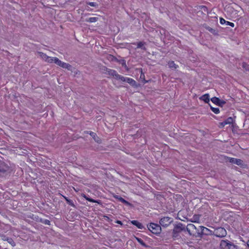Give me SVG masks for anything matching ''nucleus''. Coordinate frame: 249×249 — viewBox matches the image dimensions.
<instances>
[{
    "label": "nucleus",
    "instance_id": "obj_22",
    "mask_svg": "<svg viewBox=\"0 0 249 249\" xmlns=\"http://www.w3.org/2000/svg\"><path fill=\"white\" fill-rule=\"evenodd\" d=\"M145 44L144 42H139L137 43V48H141L143 50H146V48L144 46V44Z\"/></svg>",
    "mask_w": 249,
    "mask_h": 249
},
{
    "label": "nucleus",
    "instance_id": "obj_6",
    "mask_svg": "<svg viewBox=\"0 0 249 249\" xmlns=\"http://www.w3.org/2000/svg\"><path fill=\"white\" fill-rule=\"evenodd\" d=\"M107 59L110 61L116 62L121 64L122 67H124L126 70H128V68L126 64L125 60L124 59H119L112 55H109Z\"/></svg>",
    "mask_w": 249,
    "mask_h": 249
},
{
    "label": "nucleus",
    "instance_id": "obj_17",
    "mask_svg": "<svg viewBox=\"0 0 249 249\" xmlns=\"http://www.w3.org/2000/svg\"><path fill=\"white\" fill-rule=\"evenodd\" d=\"M209 94L208 93H206L202 96H201L199 99L200 100L203 101L205 103H208L210 101V98H209Z\"/></svg>",
    "mask_w": 249,
    "mask_h": 249
},
{
    "label": "nucleus",
    "instance_id": "obj_9",
    "mask_svg": "<svg viewBox=\"0 0 249 249\" xmlns=\"http://www.w3.org/2000/svg\"><path fill=\"white\" fill-rule=\"evenodd\" d=\"M55 64L58 66L65 69H67L68 70H71V66L69 63H67L61 61L59 59H55Z\"/></svg>",
    "mask_w": 249,
    "mask_h": 249
},
{
    "label": "nucleus",
    "instance_id": "obj_4",
    "mask_svg": "<svg viewBox=\"0 0 249 249\" xmlns=\"http://www.w3.org/2000/svg\"><path fill=\"white\" fill-rule=\"evenodd\" d=\"M173 222V218L169 216H163L159 221L160 227L162 226L164 228L168 227Z\"/></svg>",
    "mask_w": 249,
    "mask_h": 249
},
{
    "label": "nucleus",
    "instance_id": "obj_30",
    "mask_svg": "<svg viewBox=\"0 0 249 249\" xmlns=\"http://www.w3.org/2000/svg\"><path fill=\"white\" fill-rule=\"evenodd\" d=\"M242 67L247 71H249V65L246 63V62H243L242 64Z\"/></svg>",
    "mask_w": 249,
    "mask_h": 249
},
{
    "label": "nucleus",
    "instance_id": "obj_13",
    "mask_svg": "<svg viewBox=\"0 0 249 249\" xmlns=\"http://www.w3.org/2000/svg\"><path fill=\"white\" fill-rule=\"evenodd\" d=\"M229 243H230V241L227 240H222L221 241L220 244V248L222 249H228Z\"/></svg>",
    "mask_w": 249,
    "mask_h": 249
},
{
    "label": "nucleus",
    "instance_id": "obj_31",
    "mask_svg": "<svg viewBox=\"0 0 249 249\" xmlns=\"http://www.w3.org/2000/svg\"><path fill=\"white\" fill-rule=\"evenodd\" d=\"M211 109L215 114H218L220 112L219 109L218 108H215L212 106H211Z\"/></svg>",
    "mask_w": 249,
    "mask_h": 249
},
{
    "label": "nucleus",
    "instance_id": "obj_8",
    "mask_svg": "<svg viewBox=\"0 0 249 249\" xmlns=\"http://www.w3.org/2000/svg\"><path fill=\"white\" fill-rule=\"evenodd\" d=\"M225 159L227 161H229L231 163L235 164L239 166H242L243 164V160L241 159L228 157H227Z\"/></svg>",
    "mask_w": 249,
    "mask_h": 249
},
{
    "label": "nucleus",
    "instance_id": "obj_39",
    "mask_svg": "<svg viewBox=\"0 0 249 249\" xmlns=\"http://www.w3.org/2000/svg\"><path fill=\"white\" fill-rule=\"evenodd\" d=\"M83 196L87 200L89 201V200L90 197L87 196L86 195H84Z\"/></svg>",
    "mask_w": 249,
    "mask_h": 249
},
{
    "label": "nucleus",
    "instance_id": "obj_42",
    "mask_svg": "<svg viewBox=\"0 0 249 249\" xmlns=\"http://www.w3.org/2000/svg\"><path fill=\"white\" fill-rule=\"evenodd\" d=\"M247 246L249 248V240L247 242Z\"/></svg>",
    "mask_w": 249,
    "mask_h": 249
},
{
    "label": "nucleus",
    "instance_id": "obj_24",
    "mask_svg": "<svg viewBox=\"0 0 249 249\" xmlns=\"http://www.w3.org/2000/svg\"><path fill=\"white\" fill-rule=\"evenodd\" d=\"M98 19V18L97 17H91L89 18H87L86 19V21L89 22H95L97 21Z\"/></svg>",
    "mask_w": 249,
    "mask_h": 249
},
{
    "label": "nucleus",
    "instance_id": "obj_7",
    "mask_svg": "<svg viewBox=\"0 0 249 249\" xmlns=\"http://www.w3.org/2000/svg\"><path fill=\"white\" fill-rule=\"evenodd\" d=\"M227 234L226 230L222 227H219L214 231V235L218 237H224Z\"/></svg>",
    "mask_w": 249,
    "mask_h": 249
},
{
    "label": "nucleus",
    "instance_id": "obj_25",
    "mask_svg": "<svg viewBox=\"0 0 249 249\" xmlns=\"http://www.w3.org/2000/svg\"><path fill=\"white\" fill-rule=\"evenodd\" d=\"M136 239L138 241V243H139L143 247H147V245L144 242V241L140 238L136 237Z\"/></svg>",
    "mask_w": 249,
    "mask_h": 249
},
{
    "label": "nucleus",
    "instance_id": "obj_41",
    "mask_svg": "<svg viewBox=\"0 0 249 249\" xmlns=\"http://www.w3.org/2000/svg\"><path fill=\"white\" fill-rule=\"evenodd\" d=\"M117 223H118V224H122V222L121 221H117Z\"/></svg>",
    "mask_w": 249,
    "mask_h": 249
},
{
    "label": "nucleus",
    "instance_id": "obj_3",
    "mask_svg": "<svg viewBox=\"0 0 249 249\" xmlns=\"http://www.w3.org/2000/svg\"><path fill=\"white\" fill-rule=\"evenodd\" d=\"M148 230L155 234H159L161 231V228L160 225L154 223H151L147 225Z\"/></svg>",
    "mask_w": 249,
    "mask_h": 249
},
{
    "label": "nucleus",
    "instance_id": "obj_38",
    "mask_svg": "<svg viewBox=\"0 0 249 249\" xmlns=\"http://www.w3.org/2000/svg\"><path fill=\"white\" fill-rule=\"evenodd\" d=\"M226 21H227L225 20L224 18H220V23L221 24H226Z\"/></svg>",
    "mask_w": 249,
    "mask_h": 249
},
{
    "label": "nucleus",
    "instance_id": "obj_15",
    "mask_svg": "<svg viewBox=\"0 0 249 249\" xmlns=\"http://www.w3.org/2000/svg\"><path fill=\"white\" fill-rule=\"evenodd\" d=\"M130 223L133 224V225L136 226L138 229H144V227L143 226V225L139 222L137 220H132L130 221Z\"/></svg>",
    "mask_w": 249,
    "mask_h": 249
},
{
    "label": "nucleus",
    "instance_id": "obj_20",
    "mask_svg": "<svg viewBox=\"0 0 249 249\" xmlns=\"http://www.w3.org/2000/svg\"><path fill=\"white\" fill-rule=\"evenodd\" d=\"M168 66L170 69L172 70H176L178 68V65L176 64L173 61H171L168 62Z\"/></svg>",
    "mask_w": 249,
    "mask_h": 249
},
{
    "label": "nucleus",
    "instance_id": "obj_29",
    "mask_svg": "<svg viewBox=\"0 0 249 249\" xmlns=\"http://www.w3.org/2000/svg\"><path fill=\"white\" fill-rule=\"evenodd\" d=\"M200 228L201 230V232L202 234H207L206 232L210 231L208 228L203 226H200Z\"/></svg>",
    "mask_w": 249,
    "mask_h": 249
},
{
    "label": "nucleus",
    "instance_id": "obj_14",
    "mask_svg": "<svg viewBox=\"0 0 249 249\" xmlns=\"http://www.w3.org/2000/svg\"><path fill=\"white\" fill-rule=\"evenodd\" d=\"M204 27L208 31H209L210 33L213 34V35L217 36L218 35V32L217 30L213 29L212 28L208 26V25L205 24L204 25Z\"/></svg>",
    "mask_w": 249,
    "mask_h": 249
},
{
    "label": "nucleus",
    "instance_id": "obj_40",
    "mask_svg": "<svg viewBox=\"0 0 249 249\" xmlns=\"http://www.w3.org/2000/svg\"><path fill=\"white\" fill-rule=\"evenodd\" d=\"M62 196L64 198V199H65L66 201H67V199H69L67 197H66L65 196Z\"/></svg>",
    "mask_w": 249,
    "mask_h": 249
},
{
    "label": "nucleus",
    "instance_id": "obj_23",
    "mask_svg": "<svg viewBox=\"0 0 249 249\" xmlns=\"http://www.w3.org/2000/svg\"><path fill=\"white\" fill-rule=\"evenodd\" d=\"M55 59H58L57 57H53L48 56L46 62L50 63H54L55 64Z\"/></svg>",
    "mask_w": 249,
    "mask_h": 249
},
{
    "label": "nucleus",
    "instance_id": "obj_34",
    "mask_svg": "<svg viewBox=\"0 0 249 249\" xmlns=\"http://www.w3.org/2000/svg\"><path fill=\"white\" fill-rule=\"evenodd\" d=\"M67 203L71 205V206H72V207H75V205L74 204V203L72 201V200L70 199H67V201H66Z\"/></svg>",
    "mask_w": 249,
    "mask_h": 249
},
{
    "label": "nucleus",
    "instance_id": "obj_18",
    "mask_svg": "<svg viewBox=\"0 0 249 249\" xmlns=\"http://www.w3.org/2000/svg\"><path fill=\"white\" fill-rule=\"evenodd\" d=\"M115 198L118 199L119 201L121 202L122 203L125 204L126 205L130 206L131 205V204L129 202H128L127 201H126V200H125L124 199L123 197L119 196H115Z\"/></svg>",
    "mask_w": 249,
    "mask_h": 249
},
{
    "label": "nucleus",
    "instance_id": "obj_16",
    "mask_svg": "<svg viewBox=\"0 0 249 249\" xmlns=\"http://www.w3.org/2000/svg\"><path fill=\"white\" fill-rule=\"evenodd\" d=\"M89 134L90 135V136L92 137V138L94 140V141L97 142V143H100L101 142V140L100 138L97 136V134L92 132L90 131L89 133Z\"/></svg>",
    "mask_w": 249,
    "mask_h": 249
},
{
    "label": "nucleus",
    "instance_id": "obj_27",
    "mask_svg": "<svg viewBox=\"0 0 249 249\" xmlns=\"http://www.w3.org/2000/svg\"><path fill=\"white\" fill-rule=\"evenodd\" d=\"M227 124H231L233 123V119L232 117H230L224 121Z\"/></svg>",
    "mask_w": 249,
    "mask_h": 249
},
{
    "label": "nucleus",
    "instance_id": "obj_28",
    "mask_svg": "<svg viewBox=\"0 0 249 249\" xmlns=\"http://www.w3.org/2000/svg\"><path fill=\"white\" fill-rule=\"evenodd\" d=\"M237 246L234 245L232 243L230 242L228 249H237Z\"/></svg>",
    "mask_w": 249,
    "mask_h": 249
},
{
    "label": "nucleus",
    "instance_id": "obj_37",
    "mask_svg": "<svg viewBox=\"0 0 249 249\" xmlns=\"http://www.w3.org/2000/svg\"><path fill=\"white\" fill-rule=\"evenodd\" d=\"M227 124H226L225 121H223L219 124V127L222 128L224 127Z\"/></svg>",
    "mask_w": 249,
    "mask_h": 249
},
{
    "label": "nucleus",
    "instance_id": "obj_1",
    "mask_svg": "<svg viewBox=\"0 0 249 249\" xmlns=\"http://www.w3.org/2000/svg\"><path fill=\"white\" fill-rule=\"evenodd\" d=\"M12 168L3 161L0 160V178L10 176L12 172Z\"/></svg>",
    "mask_w": 249,
    "mask_h": 249
},
{
    "label": "nucleus",
    "instance_id": "obj_36",
    "mask_svg": "<svg viewBox=\"0 0 249 249\" xmlns=\"http://www.w3.org/2000/svg\"><path fill=\"white\" fill-rule=\"evenodd\" d=\"M226 24L227 25H229V26H230L231 27H233L234 26V24L233 23L231 22H229V21H226Z\"/></svg>",
    "mask_w": 249,
    "mask_h": 249
},
{
    "label": "nucleus",
    "instance_id": "obj_10",
    "mask_svg": "<svg viewBox=\"0 0 249 249\" xmlns=\"http://www.w3.org/2000/svg\"><path fill=\"white\" fill-rule=\"evenodd\" d=\"M211 100L213 103L221 107H222L226 103V101L221 100L216 97L212 98Z\"/></svg>",
    "mask_w": 249,
    "mask_h": 249
},
{
    "label": "nucleus",
    "instance_id": "obj_35",
    "mask_svg": "<svg viewBox=\"0 0 249 249\" xmlns=\"http://www.w3.org/2000/svg\"><path fill=\"white\" fill-rule=\"evenodd\" d=\"M89 201L91 202H93V203H97L98 204L100 203V202H99L100 200H94V199H92L91 198H89Z\"/></svg>",
    "mask_w": 249,
    "mask_h": 249
},
{
    "label": "nucleus",
    "instance_id": "obj_12",
    "mask_svg": "<svg viewBox=\"0 0 249 249\" xmlns=\"http://www.w3.org/2000/svg\"><path fill=\"white\" fill-rule=\"evenodd\" d=\"M0 237H1L2 240H3V241H7L13 247H14L16 246V243L14 242V241L12 239V238L7 236L6 235H4V234L0 235Z\"/></svg>",
    "mask_w": 249,
    "mask_h": 249
},
{
    "label": "nucleus",
    "instance_id": "obj_32",
    "mask_svg": "<svg viewBox=\"0 0 249 249\" xmlns=\"http://www.w3.org/2000/svg\"><path fill=\"white\" fill-rule=\"evenodd\" d=\"M87 4L88 5H90V6L95 7H97L98 6V5L97 3L93 2H87Z\"/></svg>",
    "mask_w": 249,
    "mask_h": 249
},
{
    "label": "nucleus",
    "instance_id": "obj_19",
    "mask_svg": "<svg viewBox=\"0 0 249 249\" xmlns=\"http://www.w3.org/2000/svg\"><path fill=\"white\" fill-rule=\"evenodd\" d=\"M194 229H196V226L193 224H189L186 227V231L188 232L190 234H191V231Z\"/></svg>",
    "mask_w": 249,
    "mask_h": 249
},
{
    "label": "nucleus",
    "instance_id": "obj_21",
    "mask_svg": "<svg viewBox=\"0 0 249 249\" xmlns=\"http://www.w3.org/2000/svg\"><path fill=\"white\" fill-rule=\"evenodd\" d=\"M38 221L44 224L47 225H51V222L50 220L48 219H45L42 218H39L38 219Z\"/></svg>",
    "mask_w": 249,
    "mask_h": 249
},
{
    "label": "nucleus",
    "instance_id": "obj_2",
    "mask_svg": "<svg viewBox=\"0 0 249 249\" xmlns=\"http://www.w3.org/2000/svg\"><path fill=\"white\" fill-rule=\"evenodd\" d=\"M185 230V228L182 223H179L178 224L175 225L172 231L173 238L175 239L177 238L178 236V233L181 231Z\"/></svg>",
    "mask_w": 249,
    "mask_h": 249
},
{
    "label": "nucleus",
    "instance_id": "obj_11",
    "mask_svg": "<svg viewBox=\"0 0 249 249\" xmlns=\"http://www.w3.org/2000/svg\"><path fill=\"white\" fill-rule=\"evenodd\" d=\"M120 80L129 83L131 86L133 87H137L136 82L132 78L129 77H125L122 76V78H121Z\"/></svg>",
    "mask_w": 249,
    "mask_h": 249
},
{
    "label": "nucleus",
    "instance_id": "obj_5",
    "mask_svg": "<svg viewBox=\"0 0 249 249\" xmlns=\"http://www.w3.org/2000/svg\"><path fill=\"white\" fill-rule=\"evenodd\" d=\"M102 70L105 71V73L114 76L117 80H120L122 78V75L119 74L114 70L110 69L106 67H104Z\"/></svg>",
    "mask_w": 249,
    "mask_h": 249
},
{
    "label": "nucleus",
    "instance_id": "obj_33",
    "mask_svg": "<svg viewBox=\"0 0 249 249\" xmlns=\"http://www.w3.org/2000/svg\"><path fill=\"white\" fill-rule=\"evenodd\" d=\"M194 220L192 221L194 222H198L199 220V216L198 215H194L193 217Z\"/></svg>",
    "mask_w": 249,
    "mask_h": 249
},
{
    "label": "nucleus",
    "instance_id": "obj_26",
    "mask_svg": "<svg viewBox=\"0 0 249 249\" xmlns=\"http://www.w3.org/2000/svg\"><path fill=\"white\" fill-rule=\"evenodd\" d=\"M38 53L39 54V56L41 57V58L46 61L48 56L46 54L42 52H38Z\"/></svg>",
    "mask_w": 249,
    "mask_h": 249
}]
</instances>
